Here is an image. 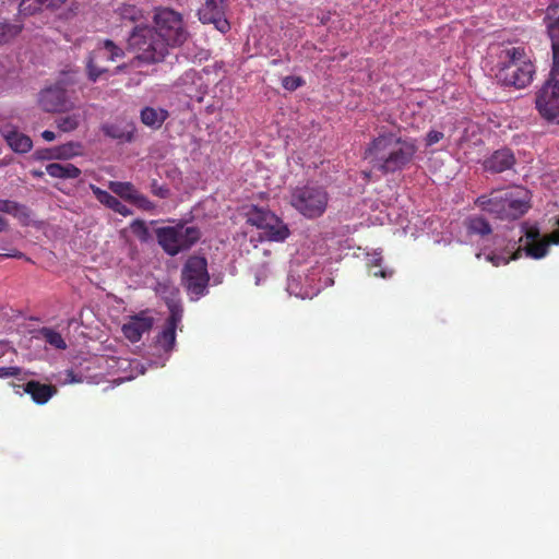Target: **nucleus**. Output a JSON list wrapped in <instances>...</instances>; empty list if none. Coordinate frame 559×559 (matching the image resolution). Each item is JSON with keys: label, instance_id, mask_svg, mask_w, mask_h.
I'll return each instance as SVG.
<instances>
[{"label": "nucleus", "instance_id": "f257e3e1", "mask_svg": "<svg viewBox=\"0 0 559 559\" xmlns=\"http://www.w3.org/2000/svg\"><path fill=\"white\" fill-rule=\"evenodd\" d=\"M416 152L417 146L413 140L382 129L367 144L364 159L371 165L372 169L385 176L406 168L413 162Z\"/></svg>", "mask_w": 559, "mask_h": 559}, {"label": "nucleus", "instance_id": "f03ea898", "mask_svg": "<svg viewBox=\"0 0 559 559\" xmlns=\"http://www.w3.org/2000/svg\"><path fill=\"white\" fill-rule=\"evenodd\" d=\"M416 152L417 146L413 140L382 129L367 144L364 159L371 165L372 169L385 176L406 168L413 162Z\"/></svg>", "mask_w": 559, "mask_h": 559}, {"label": "nucleus", "instance_id": "7ed1b4c3", "mask_svg": "<svg viewBox=\"0 0 559 559\" xmlns=\"http://www.w3.org/2000/svg\"><path fill=\"white\" fill-rule=\"evenodd\" d=\"M474 204L489 216L500 221H514L530 209L528 191L522 187L493 189L477 197Z\"/></svg>", "mask_w": 559, "mask_h": 559}, {"label": "nucleus", "instance_id": "20e7f679", "mask_svg": "<svg viewBox=\"0 0 559 559\" xmlns=\"http://www.w3.org/2000/svg\"><path fill=\"white\" fill-rule=\"evenodd\" d=\"M499 79L504 85L526 87L533 80L535 67L522 47H508L499 55Z\"/></svg>", "mask_w": 559, "mask_h": 559}, {"label": "nucleus", "instance_id": "39448f33", "mask_svg": "<svg viewBox=\"0 0 559 559\" xmlns=\"http://www.w3.org/2000/svg\"><path fill=\"white\" fill-rule=\"evenodd\" d=\"M127 44L128 49L134 52L139 60L146 63L160 62L168 53L165 43L157 37L154 28L148 25H135L128 37Z\"/></svg>", "mask_w": 559, "mask_h": 559}, {"label": "nucleus", "instance_id": "423d86ee", "mask_svg": "<svg viewBox=\"0 0 559 559\" xmlns=\"http://www.w3.org/2000/svg\"><path fill=\"white\" fill-rule=\"evenodd\" d=\"M155 235L158 245L170 257L190 250L202 236L200 228L186 226L181 222L174 226L158 227Z\"/></svg>", "mask_w": 559, "mask_h": 559}, {"label": "nucleus", "instance_id": "0eeeda50", "mask_svg": "<svg viewBox=\"0 0 559 559\" xmlns=\"http://www.w3.org/2000/svg\"><path fill=\"white\" fill-rule=\"evenodd\" d=\"M154 32L165 43L166 51L169 47L181 46L188 38L182 15L169 8H157L153 16Z\"/></svg>", "mask_w": 559, "mask_h": 559}, {"label": "nucleus", "instance_id": "6e6552de", "mask_svg": "<svg viewBox=\"0 0 559 559\" xmlns=\"http://www.w3.org/2000/svg\"><path fill=\"white\" fill-rule=\"evenodd\" d=\"M289 203L302 216L313 219L326 211L329 193L320 186L297 187L292 191Z\"/></svg>", "mask_w": 559, "mask_h": 559}, {"label": "nucleus", "instance_id": "1a4fd4ad", "mask_svg": "<svg viewBox=\"0 0 559 559\" xmlns=\"http://www.w3.org/2000/svg\"><path fill=\"white\" fill-rule=\"evenodd\" d=\"M248 223L261 230V240L283 242L290 235L288 226L267 209L252 206L248 213Z\"/></svg>", "mask_w": 559, "mask_h": 559}, {"label": "nucleus", "instance_id": "9d476101", "mask_svg": "<svg viewBox=\"0 0 559 559\" xmlns=\"http://www.w3.org/2000/svg\"><path fill=\"white\" fill-rule=\"evenodd\" d=\"M181 282L188 293L203 296L210 283L207 260L200 255L189 257L181 270Z\"/></svg>", "mask_w": 559, "mask_h": 559}, {"label": "nucleus", "instance_id": "9b49d317", "mask_svg": "<svg viewBox=\"0 0 559 559\" xmlns=\"http://www.w3.org/2000/svg\"><path fill=\"white\" fill-rule=\"evenodd\" d=\"M535 104L544 119L559 120V69L556 71L555 64L550 71V78L536 93Z\"/></svg>", "mask_w": 559, "mask_h": 559}, {"label": "nucleus", "instance_id": "f8f14e48", "mask_svg": "<svg viewBox=\"0 0 559 559\" xmlns=\"http://www.w3.org/2000/svg\"><path fill=\"white\" fill-rule=\"evenodd\" d=\"M124 52L112 40L106 39L90 55L87 61L88 78L96 81L108 71V64L122 59Z\"/></svg>", "mask_w": 559, "mask_h": 559}, {"label": "nucleus", "instance_id": "ddd939ff", "mask_svg": "<svg viewBox=\"0 0 559 559\" xmlns=\"http://www.w3.org/2000/svg\"><path fill=\"white\" fill-rule=\"evenodd\" d=\"M227 0H204L198 10L199 19L204 24H214L215 28L222 33L230 29V24L226 19Z\"/></svg>", "mask_w": 559, "mask_h": 559}, {"label": "nucleus", "instance_id": "4468645a", "mask_svg": "<svg viewBox=\"0 0 559 559\" xmlns=\"http://www.w3.org/2000/svg\"><path fill=\"white\" fill-rule=\"evenodd\" d=\"M548 35L551 39L552 59L556 71L559 69V0H551L544 17Z\"/></svg>", "mask_w": 559, "mask_h": 559}, {"label": "nucleus", "instance_id": "2eb2a0df", "mask_svg": "<svg viewBox=\"0 0 559 559\" xmlns=\"http://www.w3.org/2000/svg\"><path fill=\"white\" fill-rule=\"evenodd\" d=\"M154 319L148 316L147 311H141L130 317V319L123 323L121 330L127 340L136 343L142 338L144 333L151 331Z\"/></svg>", "mask_w": 559, "mask_h": 559}, {"label": "nucleus", "instance_id": "dca6fc26", "mask_svg": "<svg viewBox=\"0 0 559 559\" xmlns=\"http://www.w3.org/2000/svg\"><path fill=\"white\" fill-rule=\"evenodd\" d=\"M39 105L47 112H60L68 109L66 91L59 86L49 87L39 94Z\"/></svg>", "mask_w": 559, "mask_h": 559}, {"label": "nucleus", "instance_id": "f3484780", "mask_svg": "<svg viewBox=\"0 0 559 559\" xmlns=\"http://www.w3.org/2000/svg\"><path fill=\"white\" fill-rule=\"evenodd\" d=\"M515 157L511 150L501 148L495 151L484 160V168L492 174H499L513 167Z\"/></svg>", "mask_w": 559, "mask_h": 559}, {"label": "nucleus", "instance_id": "a211bd4d", "mask_svg": "<svg viewBox=\"0 0 559 559\" xmlns=\"http://www.w3.org/2000/svg\"><path fill=\"white\" fill-rule=\"evenodd\" d=\"M180 319V314L171 310V313L167 318L162 332L156 336V345L159 346L165 353L171 352L175 347L176 329Z\"/></svg>", "mask_w": 559, "mask_h": 559}, {"label": "nucleus", "instance_id": "6ab92c4d", "mask_svg": "<svg viewBox=\"0 0 559 559\" xmlns=\"http://www.w3.org/2000/svg\"><path fill=\"white\" fill-rule=\"evenodd\" d=\"M23 391L28 394L33 402L38 405L46 404L58 392L53 384L40 383L36 380H29L22 385Z\"/></svg>", "mask_w": 559, "mask_h": 559}, {"label": "nucleus", "instance_id": "aec40b11", "mask_svg": "<svg viewBox=\"0 0 559 559\" xmlns=\"http://www.w3.org/2000/svg\"><path fill=\"white\" fill-rule=\"evenodd\" d=\"M91 190L95 195L96 200L106 207L112 210L114 212L124 217L132 215V211L115 195L110 194L109 192L100 189L95 185H91Z\"/></svg>", "mask_w": 559, "mask_h": 559}, {"label": "nucleus", "instance_id": "412c9836", "mask_svg": "<svg viewBox=\"0 0 559 559\" xmlns=\"http://www.w3.org/2000/svg\"><path fill=\"white\" fill-rule=\"evenodd\" d=\"M0 213L13 216L23 226L29 225L32 221V211L28 206L9 199H0Z\"/></svg>", "mask_w": 559, "mask_h": 559}, {"label": "nucleus", "instance_id": "4be33fe9", "mask_svg": "<svg viewBox=\"0 0 559 559\" xmlns=\"http://www.w3.org/2000/svg\"><path fill=\"white\" fill-rule=\"evenodd\" d=\"M168 116L169 114L166 109L151 106L142 108L140 112L141 122L153 130L159 129Z\"/></svg>", "mask_w": 559, "mask_h": 559}, {"label": "nucleus", "instance_id": "5701e85b", "mask_svg": "<svg viewBox=\"0 0 559 559\" xmlns=\"http://www.w3.org/2000/svg\"><path fill=\"white\" fill-rule=\"evenodd\" d=\"M102 130L106 136L121 143L131 142L134 138V127L131 124L106 123Z\"/></svg>", "mask_w": 559, "mask_h": 559}, {"label": "nucleus", "instance_id": "b1692460", "mask_svg": "<svg viewBox=\"0 0 559 559\" xmlns=\"http://www.w3.org/2000/svg\"><path fill=\"white\" fill-rule=\"evenodd\" d=\"M3 138L15 153L24 154L29 152L33 147L31 138L15 130L3 133Z\"/></svg>", "mask_w": 559, "mask_h": 559}, {"label": "nucleus", "instance_id": "393cba45", "mask_svg": "<svg viewBox=\"0 0 559 559\" xmlns=\"http://www.w3.org/2000/svg\"><path fill=\"white\" fill-rule=\"evenodd\" d=\"M46 173L53 178L75 179L81 175V169L73 164L52 163L46 166Z\"/></svg>", "mask_w": 559, "mask_h": 559}, {"label": "nucleus", "instance_id": "a878e982", "mask_svg": "<svg viewBox=\"0 0 559 559\" xmlns=\"http://www.w3.org/2000/svg\"><path fill=\"white\" fill-rule=\"evenodd\" d=\"M521 255L522 248L519 247L515 249V243H513L510 249H504L501 252H490L486 254L485 258L493 266H500L502 264H508L511 260L519 259Z\"/></svg>", "mask_w": 559, "mask_h": 559}, {"label": "nucleus", "instance_id": "bb28decb", "mask_svg": "<svg viewBox=\"0 0 559 559\" xmlns=\"http://www.w3.org/2000/svg\"><path fill=\"white\" fill-rule=\"evenodd\" d=\"M465 226L468 234L488 236L492 233L489 222L481 215H472L466 218Z\"/></svg>", "mask_w": 559, "mask_h": 559}, {"label": "nucleus", "instance_id": "cd10ccee", "mask_svg": "<svg viewBox=\"0 0 559 559\" xmlns=\"http://www.w3.org/2000/svg\"><path fill=\"white\" fill-rule=\"evenodd\" d=\"M109 190L124 201L131 202L138 189L128 181H109Z\"/></svg>", "mask_w": 559, "mask_h": 559}, {"label": "nucleus", "instance_id": "c85d7f7f", "mask_svg": "<svg viewBox=\"0 0 559 559\" xmlns=\"http://www.w3.org/2000/svg\"><path fill=\"white\" fill-rule=\"evenodd\" d=\"M37 333L38 336L41 337L50 346L57 349L67 348V343L58 331L51 328H41L37 331Z\"/></svg>", "mask_w": 559, "mask_h": 559}, {"label": "nucleus", "instance_id": "c756f323", "mask_svg": "<svg viewBox=\"0 0 559 559\" xmlns=\"http://www.w3.org/2000/svg\"><path fill=\"white\" fill-rule=\"evenodd\" d=\"M23 29L17 23L0 22V46L13 40Z\"/></svg>", "mask_w": 559, "mask_h": 559}, {"label": "nucleus", "instance_id": "7c9ffc66", "mask_svg": "<svg viewBox=\"0 0 559 559\" xmlns=\"http://www.w3.org/2000/svg\"><path fill=\"white\" fill-rule=\"evenodd\" d=\"M81 144L69 142L56 147H52V156L55 159H69L80 154Z\"/></svg>", "mask_w": 559, "mask_h": 559}, {"label": "nucleus", "instance_id": "2f4dec72", "mask_svg": "<svg viewBox=\"0 0 559 559\" xmlns=\"http://www.w3.org/2000/svg\"><path fill=\"white\" fill-rule=\"evenodd\" d=\"M118 14L123 22L136 23L143 19V11L133 4H122L118 8Z\"/></svg>", "mask_w": 559, "mask_h": 559}, {"label": "nucleus", "instance_id": "473e14b6", "mask_svg": "<svg viewBox=\"0 0 559 559\" xmlns=\"http://www.w3.org/2000/svg\"><path fill=\"white\" fill-rule=\"evenodd\" d=\"M548 242H546L545 238L535 242H527L524 247V251L527 257L533 259H542L548 253Z\"/></svg>", "mask_w": 559, "mask_h": 559}, {"label": "nucleus", "instance_id": "72a5a7b5", "mask_svg": "<svg viewBox=\"0 0 559 559\" xmlns=\"http://www.w3.org/2000/svg\"><path fill=\"white\" fill-rule=\"evenodd\" d=\"M58 128L63 132H71L80 124V115L73 114L57 119Z\"/></svg>", "mask_w": 559, "mask_h": 559}, {"label": "nucleus", "instance_id": "f704fd0d", "mask_svg": "<svg viewBox=\"0 0 559 559\" xmlns=\"http://www.w3.org/2000/svg\"><path fill=\"white\" fill-rule=\"evenodd\" d=\"M47 0H21L20 11L24 14H34L43 7H46Z\"/></svg>", "mask_w": 559, "mask_h": 559}, {"label": "nucleus", "instance_id": "c9c22d12", "mask_svg": "<svg viewBox=\"0 0 559 559\" xmlns=\"http://www.w3.org/2000/svg\"><path fill=\"white\" fill-rule=\"evenodd\" d=\"M131 231L142 241L148 239L150 233L144 221L135 219L130 225Z\"/></svg>", "mask_w": 559, "mask_h": 559}, {"label": "nucleus", "instance_id": "e433bc0d", "mask_svg": "<svg viewBox=\"0 0 559 559\" xmlns=\"http://www.w3.org/2000/svg\"><path fill=\"white\" fill-rule=\"evenodd\" d=\"M130 203L144 211H152L155 207L154 203L139 191L135 192Z\"/></svg>", "mask_w": 559, "mask_h": 559}, {"label": "nucleus", "instance_id": "4c0bfd02", "mask_svg": "<svg viewBox=\"0 0 559 559\" xmlns=\"http://www.w3.org/2000/svg\"><path fill=\"white\" fill-rule=\"evenodd\" d=\"M305 84V81L300 76L287 75L282 80V86L290 92L296 91Z\"/></svg>", "mask_w": 559, "mask_h": 559}, {"label": "nucleus", "instance_id": "58836bf2", "mask_svg": "<svg viewBox=\"0 0 559 559\" xmlns=\"http://www.w3.org/2000/svg\"><path fill=\"white\" fill-rule=\"evenodd\" d=\"M151 192L160 199H166L170 194V190L165 185H159L156 179L151 181Z\"/></svg>", "mask_w": 559, "mask_h": 559}, {"label": "nucleus", "instance_id": "ea45409f", "mask_svg": "<svg viewBox=\"0 0 559 559\" xmlns=\"http://www.w3.org/2000/svg\"><path fill=\"white\" fill-rule=\"evenodd\" d=\"M522 228L524 229V235L528 242L542 240L538 226H527V224H523Z\"/></svg>", "mask_w": 559, "mask_h": 559}, {"label": "nucleus", "instance_id": "a19ab883", "mask_svg": "<svg viewBox=\"0 0 559 559\" xmlns=\"http://www.w3.org/2000/svg\"><path fill=\"white\" fill-rule=\"evenodd\" d=\"M444 134L441 131L430 130L426 135V146H431L443 139Z\"/></svg>", "mask_w": 559, "mask_h": 559}, {"label": "nucleus", "instance_id": "79ce46f5", "mask_svg": "<svg viewBox=\"0 0 559 559\" xmlns=\"http://www.w3.org/2000/svg\"><path fill=\"white\" fill-rule=\"evenodd\" d=\"M21 373V368L19 367H0V378H10L15 377Z\"/></svg>", "mask_w": 559, "mask_h": 559}, {"label": "nucleus", "instance_id": "37998d69", "mask_svg": "<svg viewBox=\"0 0 559 559\" xmlns=\"http://www.w3.org/2000/svg\"><path fill=\"white\" fill-rule=\"evenodd\" d=\"M558 228L551 231L548 236L545 237L546 242L549 245H559V217L557 221Z\"/></svg>", "mask_w": 559, "mask_h": 559}, {"label": "nucleus", "instance_id": "c03bdc74", "mask_svg": "<svg viewBox=\"0 0 559 559\" xmlns=\"http://www.w3.org/2000/svg\"><path fill=\"white\" fill-rule=\"evenodd\" d=\"M0 258H2V259H3V258L24 259V260H26V261L31 262V259H29V258H27V257H26L22 251H19V250H16V249H13V250H11V251H10V252H8V253H1V254H0Z\"/></svg>", "mask_w": 559, "mask_h": 559}, {"label": "nucleus", "instance_id": "a18cd8bd", "mask_svg": "<svg viewBox=\"0 0 559 559\" xmlns=\"http://www.w3.org/2000/svg\"><path fill=\"white\" fill-rule=\"evenodd\" d=\"M35 155L38 159H53L55 158V156H52V148L36 151Z\"/></svg>", "mask_w": 559, "mask_h": 559}, {"label": "nucleus", "instance_id": "49530a36", "mask_svg": "<svg viewBox=\"0 0 559 559\" xmlns=\"http://www.w3.org/2000/svg\"><path fill=\"white\" fill-rule=\"evenodd\" d=\"M392 274H393V271H385V270H379V271L373 272V276L382 277V278L391 277Z\"/></svg>", "mask_w": 559, "mask_h": 559}, {"label": "nucleus", "instance_id": "de8ad7c7", "mask_svg": "<svg viewBox=\"0 0 559 559\" xmlns=\"http://www.w3.org/2000/svg\"><path fill=\"white\" fill-rule=\"evenodd\" d=\"M67 0H47L46 1V8H59Z\"/></svg>", "mask_w": 559, "mask_h": 559}, {"label": "nucleus", "instance_id": "09e8293b", "mask_svg": "<svg viewBox=\"0 0 559 559\" xmlns=\"http://www.w3.org/2000/svg\"><path fill=\"white\" fill-rule=\"evenodd\" d=\"M41 136L45 141H48V142H51L56 139V134L50 131V130H45L43 133H41Z\"/></svg>", "mask_w": 559, "mask_h": 559}, {"label": "nucleus", "instance_id": "8fccbe9b", "mask_svg": "<svg viewBox=\"0 0 559 559\" xmlns=\"http://www.w3.org/2000/svg\"><path fill=\"white\" fill-rule=\"evenodd\" d=\"M9 227L8 219L0 215V233L7 230Z\"/></svg>", "mask_w": 559, "mask_h": 559}, {"label": "nucleus", "instance_id": "3c124183", "mask_svg": "<svg viewBox=\"0 0 559 559\" xmlns=\"http://www.w3.org/2000/svg\"><path fill=\"white\" fill-rule=\"evenodd\" d=\"M31 174H32L33 177H36V178H41L44 176V171L43 170L34 169V170L31 171Z\"/></svg>", "mask_w": 559, "mask_h": 559}]
</instances>
